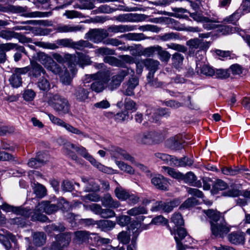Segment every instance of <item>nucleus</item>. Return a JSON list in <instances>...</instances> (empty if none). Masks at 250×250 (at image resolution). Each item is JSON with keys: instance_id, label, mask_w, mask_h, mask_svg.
<instances>
[{"instance_id": "16", "label": "nucleus", "mask_w": 250, "mask_h": 250, "mask_svg": "<svg viewBox=\"0 0 250 250\" xmlns=\"http://www.w3.org/2000/svg\"><path fill=\"white\" fill-rule=\"evenodd\" d=\"M48 160L47 155L42 152H38L35 158H31L27 163L28 166L31 168H37L41 167Z\"/></svg>"}, {"instance_id": "47", "label": "nucleus", "mask_w": 250, "mask_h": 250, "mask_svg": "<svg viewBox=\"0 0 250 250\" xmlns=\"http://www.w3.org/2000/svg\"><path fill=\"white\" fill-rule=\"evenodd\" d=\"M104 61L111 65L123 67L124 63L120 60L113 56H105L104 59Z\"/></svg>"}, {"instance_id": "22", "label": "nucleus", "mask_w": 250, "mask_h": 250, "mask_svg": "<svg viewBox=\"0 0 250 250\" xmlns=\"http://www.w3.org/2000/svg\"><path fill=\"white\" fill-rule=\"evenodd\" d=\"M167 147L173 150H179L182 148V142L178 136H174L167 139L166 142Z\"/></svg>"}, {"instance_id": "35", "label": "nucleus", "mask_w": 250, "mask_h": 250, "mask_svg": "<svg viewBox=\"0 0 250 250\" xmlns=\"http://www.w3.org/2000/svg\"><path fill=\"white\" fill-rule=\"evenodd\" d=\"M34 193L38 198H42L46 195V189L42 185L37 183H34L33 186Z\"/></svg>"}, {"instance_id": "52", "label": "nucleus", "mask_w": 250, "mask_h": 250, "mask_svg": "<svg viewBox=\"0 0 250 250\" xmlns=\"http://www.w3.org/2000/svg\"><path fill=\"white\" fill-rule=\"evenodd\" d=\"M10 83L14 87H19L21 85L22 79L20 76L16 74L14 72L9 78Z\"/></svg>"}, {"instance_id": "58", "label": "nucleus", "mask_w": 250, "mask_h": 250, "mask_svg": "<svg viewBox=\"0 0 250 250\" xmlns=\"http://www.w3.org/2000/svg\"><path fill=\"white\" fill-rule=\"evenodd\" d=\"M139 29L142 31H151L154 33H158L161 30V28L157 25L146 24L143 26H140Z\"/></svg>"}, {"instance_id": "39", "label": "nucleus", "mask_w": 250, "mask_h": 250, "mask_svg": "<svg viewBox=\"0 0 250 250\" xmlns=\"http://www.w3.org/2000/svg\"><path fill=\"white\" fill-rule=\"evenodd\" d=\"M47 77H48L47 75L42 76L37 83L38 87L41 90L47 91L50 89V84Z\"/></svg>"}, {"instance_id": "51", "label": "nucleus", "mask_w": 250, "mask_h": 250, "mask_svg": "<svg viewBox=\"0 0 250 250\" xmlns=\"http://www.w3.org/2000/svg\"><path fill=\"white\" fill-rule=\"evenodd\" d=\"M65 229V227L61 224H51L46 226V230L49 233L53 232H62Z\"/></svg>"}, {"instance_id": "60", "label": "nucleus", "mask_w": 250, "mask_h": 250, "mask_svg": "<svg viewBox=\"0 0 250 250\" xmlns=\"http://www.w3.org/2000/svg\"><path fill=\"white\" fill-rule=\"evenodd\" d=\"M159 39L163 42H167L172 40H176L179 38L178 35L173 32L167 33L159 36Z\"/></svg>"}, {"instance_id": "43", "label": "nucleus", "mask_w": 250, "mask_h": 250, "mask_svg": "<svg viewBox=\"0 0 250 250\" xmlns=\"http://www.w3.org/2000/svg\"><path fill=\"white\" fill-rule=\"evenodd\" d=\"M54 43L56 46L57 49L62 47L72 48L73 40L68 38L58 39Z\"/></svg>"}, {"instance_id": "54", "label": "nucleus", "mask_w": 250, "mask_h": 250, "mask_svg": "<svg viewBox=\"0 0 250 250\" xmlns=\"http://www.w3.org/2000/svg\"><path fill=\"white\" fill-rule=\"evenodd\" d=\"M197 204L198 201L195 198H188L181 205L180 208H188L195 206Z\"/></svg>"}, {"instance_id": "27", "label": "nucleus", "mask_w": 250, "mask_h": 250, "mask_svg": "<svg viewBox=\"0 0 250 250\" xmlns=\"http://www.w3.org/2000/svg\"><path fill=\"white\" fill-rule=\"evenodd\" d=\"M196 176L192 172H188L185 175L183 174V177L181 179H183L184 182L187 184L192 185L194 183V186L197 187H201L202 184L200 181H196Z\"/></svg>"}, {"instance_id": "29", "label": "nucleus", "mask_w": 250, "mask_h": 250, "mask_svg": "<svg viewBox=\"0 0 250 250\" xmlns=\"http://www.w3.org/2000/svg\"><path fill=\"white\" fill-rule=\"evenodd\" d=\"M97 225L102 230L106 231L113 229L116 222L109 220H101L98 221Z\"/></svg>"}, {"instance_id": "10", "label": "nucleus", "mask_w": 250, "mask_h": 250, "mask_svg": "<svg viewBox=\"0 0 250 250\" xmlns=\"http://www.w3.org/2000/svg\"><path fill=\"white\" fill-rule=\"evenodd\" d=\"M1 209L6 212H12L17 215H21L25 218L29 217L31 213L30 210L22 207H14L7 204L4 203L0 206V209Z\"/></svg>"}, {"instance_id": "63", "label": "nucleus", "mask_w": 250, "mask_h": 250, "mask_svg": "<svg viewBox=\"0 0 250 250\" xmlns=\"http://www.w3.org/2000/svg\"><path fill=\"white\" fill-rule=\"evenodd\" d=\"M229 70L219 69H216L213 76H215L216 78L224 79L229 77Z\"/></svg>"}, {"instance_id": "53", "label": "nucleus", "mask_w": 250, "mask_h": 250, "mask_svg": "<svg viewBox=\"0 0 250 250\" xmlns=\"http://www.w3.org/2000/svg\"><path fill=\"white\" fill-rule=\"evenodd\" d=\"M17 35V32L14 31H10L8 30H1L0 31V38L9 41L15 38V35Z\"/></svg>"}, {"instance_id": "23", "label": "nucleus", "mask_w": 250, "mask_h": 250, "mask_svg": "<svg viewBox=\"0 0 250 250\" xmlns=\"http://www.w3.org/2000/svg\"><path fill=\"white\" fill-rule=\"evenodd\" d=\"M102 203L103 206L110 208H116L121 205L120 202L114 200L109 194L104 195L102 199Z\"/></svg>"}, {"instance_id": "3", "label": "nucleus", "mask_w": 250, "mask_h": 250, "mask_svg": "<svg viewBox=\"0 0 250 250\" xmlns=\"http://www.w3.org/2000/svg\"><path fill=\"white\" fill-rule=\"evenodd\" d=\"M135 139L140 144L153 145L160 143L164 138L162 134L154 131H150L136 134Z\"/></svg>"}, {"instance_id": "32", "label": "nucleus", "mask_w": 250, "mask_h": 250, "mask_svg": "<svg viewBox=\"0 0 250 250\" xmlns=\"http://www.w3.org/2000/svg\"><path fill=\"white\" fill-rule=\"evenodd\" d=\"M205 43L207 44L208 46V42H204L202 40L198 38L191 39L187 42V45L192 49H204L205 46Z\"/></svg>"}, {"instance_id": "37", "label": "nucleus", "mask_w": 250, "mask_h": 250, "mask_svg": "<svg viewBox=\"0 0 250 250\" xmlns=\"http://www.w3.org/2000/svg\"><path fill=\"white\" fill-rule=\"evenodd\" d=\"M46 240V236L43 232H36L33 234V241L37 246L43 245Z\"/></svg>"}, {"instance_id": "45", "label": "nucleus", "mask_w": 250, "mask_h": 250, "mask_svg": "<svg viewBox=\"0 0 250 250\" xmlns=\"http://www.w3.org/2000/svg\"><path fill=\"white\" fill-rule=\"evenodd\" d=\"M181 202L178 199H174L169 202L165 203L163 202V211L164 212H169L173 209L180 205Z\"/></svg>"}, {"instance_id": "8", "label": "nucleus", "mask_w": 250, "mask_h": 250, "mask_svg": "<svg viewBox=\"0 0 250 250\" xmlns=\"http://www.w3.org/2000/svg\"><path fill=\"white\" fill-rule=\"evenodd\" d=\"M109 36L107 31L104 29H93L85 35V39H88L94 43H98Z\"/></svg>"}, {"instance_id": "1", "label": "nucleus", "mask_w": 250, "mask_h": 250, "mask_svg": "<svg viewBox=\"0 0 250 250\" xmlns=\"http://www.w3.org/2000/svg\"><path fill=\"white\" fill-rule=\"evenodd\" d=\"M111 158L114 160L118 167L122 171L129 174L135 173L134 169L129 165L125 162L118 161L119 159H124L130 162L132 164H136L135 158L129 154L126 150L116 146H111L109 148Z\"/></svg>"}, {"instance_id": "18", "label": "nucleus", "mask_w": 250, "mask_h": 250, "mask_svg": "<svg viewBox=\"0 0 250 250\" xmlns=\"http://www.w3.org/2000/svg\"><path fill=\"white\" fill-rule=\"evenodd\" d=\"M222 194L224 196L231 197H235L240 195H242L245 198L250 199V190L240 191L236 188H231L223 192Z\"/></svg>"}, {"instance_id": "7", "label": "nucleus", "mask_w": 250, "mask_h": 250, "mask_svg": "<svg viewBox=\"0 0 250 250\" xmlns=\"http://www.w3.org/2000/svg\"><path fill=\"white\" fill-rule=\"evenodd\" d=\"M48 116L51 122L58 126H61L65 128L68 132L71 133L76 134L79 136L83 137V138H88V134L83 132L78 128L74 127L71 125L64 122L62 119L54 116L51 114H48Z\"/></svg>"}, {"instance_id": "40", "label": "nucleus", "mask_w": 250, "mask_h": 250, "mask_svg": "<svg viewBox=\"0 0 250 250\" xmlns=\"http://www.w3.org/2000/svg\"><path fill=\"white\" fill-rule=\"evenodd\" d=\"M228 187V185L224 181L220 179L216 180L213 186L211 189V192L216 194L219 190H223L226 189Z\"/></svg>"}, {"instance_id": "56", "label": "nucleus", "mask_w": 250, "mask_h": 250, "mask_svg": "<svg viewBox=\"0 0 250 250\" xmlns=\"http://www.w3.org/2000/svg\"><path fill=\"white\" fill-rule=\"evenodd\" d=\"M61 82L65 85H69L71 83L72 78L70 76L69 73L67 70L62 71L60 74Z\"/></svg>"}, {"instance_id": "21", "label": "nucleus", "mask_w": 250, "mask_h": 250, "mask_svg": "<svg viewBox=\"0 0 250 250\" xmlns=\"http://www.w3.org/2000/svg\"><path fill=\"white\" fill-rule=\"evenodd\" d=\"M89 92L83 86H79L74 89L73 95L77 101L83 102L88 98Z\"/></svg>"}, {"instance_id": "28", "label": "nucleus", "mask_w": 250, "mask_h": 250, "mask_svg": "<svg viewBox=\"0 0 250 250\" xmlns=\"http://www.w3.org/2000/svg\"><path fill=\"white\" fill-rule=\"evenodd\" d=\"M144 65L151 72L154 74L155 72L158 69L160 62L157 60L152 59H147L144 61Z\"/></svg>"}, {"instance_id": "20", "label": "nucleus", "mask_w": 250, "mask_h": 250, "mask_svg": "<svg viewBox=\"0 0 250 250\" xmlns=\"http://www.w3.org/2000/svg\"><path fill=\"white\" fill-rule=\"evenodd\" d=\"M82 181L85 184V191L86 192H96L100 190V186L98 184L96 183L95 181L92 179L86 177H82L81 178Z\"/></svg>"}, {"instance_id": "14", "label": "nucleus", "mask_w": 250, "mask_h": 250, "mask_svg": "<svg viewBox=\"0 0 250 250\" xmlns=\"http://www.w3.org/2000/svg\"><path fill=\"white\" fill-rule=\"evenodd\" d=\"M71 240V235L70 233H64L61 234L57 242L52 244V248L54 250H62V249L67 247Z\"/></svg>"}, {"instance_id": "46", "label": "nucleus", "mask_w": 250, "mask_h": 250, "mask_svg": "<svg viewBox=\"0 0 250 250\" xmlns=\"http://www.w3.org/2000/svg\"><path fill=\"white\" fill-rule=\"evenodd\" d=\"M147 84L152 87L158 88L162 86L161 82H159L157 79L154 78V74L151 72H149L147 77Z\"/></svg>"}, {"instance_id": "59", "label": "nucleus", "mask_w": 250, "mask_h": 250, "mask_svg": "<svg viewBox=\"0 0 250 250\" xmlns=\"http://www.w3.org/2000/svg\"><path fill=\"white\" fill-rule=\"evenodd\" d=\"M239 29V28L237 27H232L230 25H224L221 26L220 31L223 35H228L238 32Z\"/></svg>"}, {"instance_id": "19", "label": "nucleus", "mask_w": 250, "mask_h": 250, "mask_svg": "<svg viewBox=\"0 0 250 250\" xmlns=\"http://www.w3.org/2000/svg\"><path fill=\"white\" fill-rule=\"evenodd\" d=\"M135 26L129 25H112L107 28V32L113 33H124L133 31L135 29Z\"/></svg>"}, {"instance_id": "42", "label": "nucleus", "mask_w": 250, "mask_h": 250, "mask_svg": "<svg viewBox=\"0 0 250 250\" xmlns=\"http://www.w3.org/2000/svg\"><path fill=\"white\" fill-rule=\"evenodd\" d=\"M43 211V210L40 208L39 206L37 207L34 214L31 217L32 220L34 221H40L41 222L46 221L47 217L45 215L41 213Z\"/></svg>"}, {"instance_id": "5", "label": "nucleus", "mask_w": 250, "mask_h": 250, "mask_svg": "<svg viewBox=\"0 0 250 250\" xmlns=\"http://www.w3.org/2000/svg\"><path fill=\"white\" fill-rule=\"evenodd\" d=\"M33 60L38 61L54 73H59L60 68L52 57L43 52L36 53L33 56Z\"/></svg>"}, {"instance_id": "44", "label": "nucleus", "mask_w": 250, "mask_h": 250, "mask_svg": "<svg viewBox=\"0 0 250 250\" xmlns=\"http://www.w3.org/2000/svg\"><path fill=\"white\" fill-rule=\"evenodd\" d=\"M128 192V191L120 186L117 187L114 190L116 197L122 201L127 200Z\"/></svg>"}, {"instance_id": "62", "label": "nucleus", "mask_w": 250, "mask_h": 250, "mask_svg": "<svg viewBox=\"0 0 250 250\" xmlns=\"http://www.w3.org/2000/svg\"><path fill=\"white\" fill-rule=\"evenodd\" d=\"M200 73L206 76H213L215 74V70L208 65H204L200 69Z\"/></svg>"}, {"instance_id": "24", "label": "nucleus", "mask_w": 250, "mask_h": 250, "mask_svg": "<svg viewBox=\"0 0 250 250\" xmlns=\"http://www.w3.org/2000/svg\"><path fill=\"white\" fill-rule=\"evenodd\" d=\"M139 84V80L136 77L130 78L127 83V88L123 92L124 95L126 96H133L134 95V90Z\"/></svg>"}, {"instance_id": "49", "label": "nucleus", "mask_w": 250, "mask_h": 250, "mask_svg": "<svg viewBox=\"0 0 250 250\" xmlns=\"http://www.w3.org/2000/svg\"><path fill=\"white\" fill-rule=\"evenodd\" d=\"M83 207L86 210H90L95 214L100 215L103 209L101 205L95 203L88 205H83Z\"/></svg>"}, {"instance_id": "9", "label": "nucleus", "mask_w": 250, "mask_h": 250, "mask_svg": "<svg viewBox=\"0 0 250 250\" xmlns=\"http://www.w3.org/2000/svg\"><path fill=\"white\" fill-rule=\"evenodd\" d=\"M219 222L215 223L211 222V233L216 237H224L229 231L230 229L227 226L226 222L223 219L220 220Z\"/></svg>"}, {"instance_id": "26", "label": "nucleus", "mask_w": 250, "mask_h": 250, "mask_svg": "<svg viewBox=\"0 0 250 250\" xmlns=\"http://www.w3.org/2000/svg\"><path fill=\"white\" fill-rule=\"evenodd\" d=\"M194 163L192 158L188 157H184L180 159H177L175 157L173 166L178 167H191Z\"/></svg>"}, {"instance_id": "12", "label": "nucleus", "mask_w": 250, "mask_h": 250, "mask_svg": "<svg viewBox=\"0 0 250 250\" xmlns=\"http://www.w3.org/2000/svg\"><path fill=\"white\" fill-rule=\"evenodd\" d=\"M73 64L81 67L89 65L91 63L90 57L82 53H78L77 55H68Z\"/></svg>"}, {"instance_id": "64", "label": "nucleus", "mask_w": 250, "mask_h": 250, "mask_svg": "<svg viewBox=\"0 0 250 250\" xmlns=\"http://www.w3.org/2000/svg\"><path fill=\"white\" fill-rule=\"evenodd\" d=\"M118 239L124 244H127L130 240V234L127 231H122L118 235Z\"/></svg>"}, {"instance_id": "50", "label": "nucleus", "mask_w": 250, "mask_h": 250, "mask_svg": "<svg viewBox=\"0 0 250 250\" xmlns=\"http://www.w3.org/2000/svg\"><path fill=\"white\" fill-rule=\"evenodd\" d=\"M171 221L175 225V228L180 227L184 225V222L182 216L180 213H174L171 218Z\"/></svg>"}, {"instance_id": "57", "label": "nucleus", "mask_w": 250, "mask_h": 250, "mask_svg": "<svg viewBox=\"0 0 250 250\" xmlns=\"http://www.w3.org/2000/svg\"><path fill=\"white\" fill-rule=\"evenodd\" d=\"M158 55L159 56L160 59L162 62H167L169 60L171 55L167 51L163 49L160 46L158 47Z\"/></svg>"}, {"instance_id": "4", "label": "nucleus", "mask_w": 250, "mask_h": 250, "mask_svg": "<svg viewBox=\"0 0 250 250\" xmlns=\"http://www.w3.org/2000/svg\"><path fill=\"white\" fill-rule=\"evenodd\" d=\"M170 231L171 234L174 235L178 250H185L188 247V244H190L192 242V238L187 235L186 229L183 228L177 227L174 228L173 230Z\"/></svg>"}, {"instance_id": "6", "label": "nucleus", "mask_w": 250, "mask_h": 250, "mask_svg": "<svg viewBox=\"0 0 250 250\" xmlns=\"http://www.w3.org/2000/svg\"><path fill=\"white\" fill-rule=\"evenodd\" d=\"M91 76L95 80L91 84L92 90L97 93L103 91L104 89V84L108 81L109 73L105 71H99L91 75Z\"/></svg>"}, {"instance_id": "17", "label": "nucleus", "mask_w": 250, "mask_h": 250, "mask_svg": "<svg viewBox=\"0 0 250 250\" xmlns=\"http://www.w3.org/2000/svg\"><path fill=\"white\" fill-rule=\"evenodd\" d=\"M151 181L157 188L163 190H168V181L163 175L160 174L155 175L152 178Z\"/></svg>"}, {"instance_id": "15", "label": "nucleus", "mask_w": 250, "mask_h": 250, "mask_svg": "<svg viewBox=\"0 0 250 250\" xmlns=\"http://www.w3.org/2000/svg\"><path fill=\"white\" fill-rule=\"evenodd\" d=\"M29 75L32 77L38 78L42 75L44 76L46 75V72L44 69L37 62L32 60L30 61V66Z\"/></svg>"}, {"instance_id": "31", "label": "nucleus", "mask_w": 250, "mask_h": 250, "mask_svg": "<svg viewBox=\"0 0 250 250\" xmlns=\"http://www.w3.org/2000/svg\"><path fill=\"white\" fill-rule=\"evenodd\" d=\"M93 47L92 43L88 41L81 40L77 42L73 41L72 48L79 50H83L85 48H91Z\"/></svg>"}, {"instance_id": "33", "label": "nucleus", "mask_w": 250, "mask_h": 250, "mask_svg": "<svg viewBox=\"0 0 250 250\" xmlns=\"http://www.w3.org/2000/svg\"><path fill=\"white\" fill-rule=\"evenodd\" d=\"M155 157L165 164L173 166L175 157L165 153H156Z\"/></svg>"}, {"instance_id": "2", "label": "nucleus", "mask_w": 250, "mask_h": 250, "mask_svg": "<svg viewBox=\"0 0 250 250\" xmlns=\"http://www.w3.org/2000/svg\"><path fill=\"white\" fill-rule=\"evenodd\" d=\"M48 103L59 114H65L70 111L68 100L58 94H49Z\"/></svg>"}, {"instance_id": "38", "label": "nucleus", "mask_w": 250, "mask_h": 250, "mask_svg": "<svg viewBox=\"0 0 250 250\" xmlns=\"http://www.w3.org/2000/svg\"><path fill=\"white\" fill-rule=\"evenodd\" d=\"M204 213H205L208 218L210 219V224L212 222L214 223L218 222L220 219V213L216 210L213 209H208L203 210Z\"/></svg>"}, {"instance_id": "13", "label": "nucleus", "mask_w": 250, "mask_h": 250, "mask_svg": "<svg viewBox=\"0 0 250 250\" xmlns=\"http://www.w3.org/2000/svg\"><path fill=\"white\" fill-rule=\"evenodd\" d=\"M83 28L80 25L74 24H58L55 30L57 33H76L83 30Z\"/></svg>"}, {"instance_id": "41", "label": "nucleus", "mask_w": 250, "mask_h": 250, "mask_svg": "<svg viewBox=\"0 0 250 250\" xmlns=\"http://www.w3.org/2000/svg\"><path fill=\"white\" fill-rule=\"evenodd\" d=\"M184 59V56L180 53H175L173 54L171 59L173 66L176 69H179L181 68L183 64Z\"/></svg>"}, {"instance_id": "30", "label": "nucleus", "mask_w": 250, "mask_h": 250, "mask_svg": "<svg viewBox=\"0 0 250 250\" xmlns=\"http://www.w3.org/2000/svg\"><path fill=\"white\" fill-rule=\"evenodd\" d=\"M40 208H42L43 211L47 214H51L58 209V205L51 204L48 202H42L38 205Z\"/></svg>"}, {"instance_id": "34", "label": "nucleus", "mask_w": 250, "mask_h": 250, "mask_svg": "<svg viewBox=\"0 0 250 250\" xmlns=\"http://www.w3.org/2000/svg\"><path fill=\"white\" fill-rule=\"evenodd\" d=\"M122 37L125 38L126 40L135 41H140L148 38L145 36L143 33H129L124 34L121 36Z\"/></svg>"}, {"instance_id": "25", "label": "nucleus", "mask_w": 250, "mask_h": 250, "mask_svg": "<svg viewBox=\"0 0 250 250\" xmlns=\"http://www.w3.org/2000/svg\"><path fill=\"white\" fill-rule=\"evenodd\" d=\"M229 241L233 244H243L245 242V236L242 232H232L228 236Z\"/></svg>"}, {"instance_id": "55", "label": "nucleus", "mask_w": 250, "mask_h": 250, "mask_svg": "<svg viewBox=\"0 0 250 250\" xmlns=\"http://www.w3.org/2000/svg\"><path fill=\"white\" fill-rule=\"evenodd\" d=\"M92 234L94 236V241L98 245L109 244L111 242V240L110 239L107 238L102 237L99 236L98 234L93 233Z\"/></svg>"}, {"instance_id": "61", "label": "nucleus", "mask_w": 250, "mask_h": 250, "mask_svg": "<svg viewBox=\"0 0 250 250\" xmlns=\"http://www.w3.org/2000/svg\"><path fill=\"white\" fill-rule=\"evenodd\" d=\"M36 95V93L33 90L27 89L24 91L22 97L25 101L29 102L33 101Z\"/></svg>"}, {"instance_id": "48", "label": "nucleus", "mask_w": 250, "mask_h": 250, "mask_svg": "<svg viewBox=\"0 0 250 250\" xmlns=\"http://www.w3.org/2000/svg\"><path fill=\"white\" fill-rule=\"evenodd\" d=\"M127 213L130 216H136L140 214L147 213V210L144 207H136L132 208L127 211Z\"/></svg>"}, {"instance_id": "11", "label": "nucleus", "mask_w": 250, "mask_h": 250, "mask_svg": "<svg viewBox=\"0 0 250 250\" xmlns=\"http://www.w3.org/2000/svg\"><path fill=\"white\" fill-rule=\"evenodd\" d=\"M127 75L126 71L122 70L117 74L113 76L111 80H109V77L108 81L106 83V87L111 91L117 88Z\"/></svg>"}, {"instance_id": "36", "label": "nucleus", "mask_w": 250, "mask_h": 250, "mask_svg": "<svg viewBox=\"0 0 250 250\" xmlns=\"http://www.w3.org/2000/svg\"><path fill=\"white\" fill-rule=\"evenodd\" d=\"M162 170L163 172L167 173L169 176L175 179H181L183 177L182 173L170 167H162Z\"/></svg>"}]
</instances>
